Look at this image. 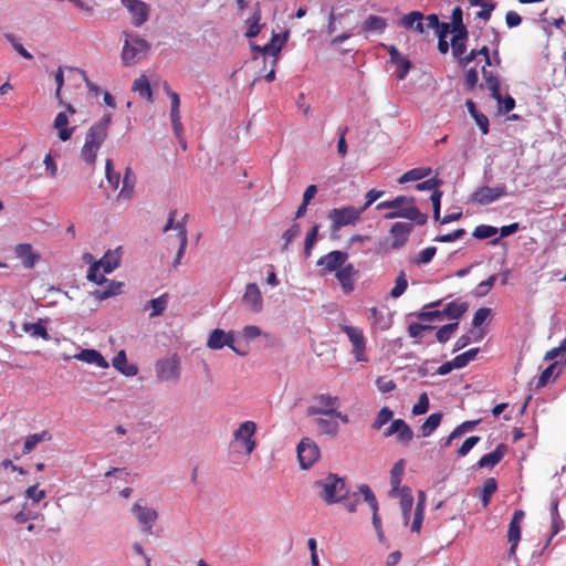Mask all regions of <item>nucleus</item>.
<instances>
[{
	"instance_id": "1",
	"label": "nucleus",
	"mask_w": 566,
	"mask_h": 566,
	"mask_svg": "<svg viewBox=\"0 0 566 566\" xmlns=\"http://www.w3.org/2000/svg\"><path fill=\"white\" fill-rule=\"evenodd\" d=\"M112 114H105L98 122L93 124L85 135V142L81 149V158L91 167L95 168L97 153L108 136Z\"/></svg>"
},
{
	"instance_id": "2",
	"label": "nucleus",
	"mask_w": 566,
	"mask_h": 566,
	"mask_svg": "<svg viewBox=\"0 0 566 566\" xmlns=\"http://www.w3.org/2000/svg\"><path fill=\"white\" fill-rule=\"evenodd\" d=\"M314 489L317 495L328 505L345 500L348 494L344 479L332 473L315 481Z\"/></svg>"
},
{
	"instance_id": "3",
	"label": "nucleus",
	"mask_w": 566,
	"mask_h": 566,
	"mask_svg": "<svg viewBox=\"0 0 566 566\" xmlns=\"http://www.w3.org/2000/svg\"><path fill=\"white\" fill-rule=\"evenodd\" d=\"M125 36L120 59L125 66H132L147 56L150 44L138 34L125 32Z\"/></svg>"
},
{
	"instance_id": "4",
	"label": "nucleus",
	"mask_w": 566,
	"mask_h": 566,
	"mask_svg": "<svg viewBox=\"0 0 566 566\" xmlns=\"http://www.w3.org/2000/svg\"><path fill=\"white\" fill-rule=\"evenodd\" d=\"M256 423L251 420L242 422L233 432V439L230 442V449L237 453L250 455L256 448L254 439Z\"/></svg>"
},
{
	"instance_id": "5",
	"label": "nucleus",
	"mask_w": 566,
	"mask_h": 566,
	"mask_svg": "<svg viewBox=\"0 0 566 566\" xmlns=\"http://www.w3.org/2000/svg\"><path fill=\"white\" fill-rule=\"evenodd\" d=\"M397 206L392 208V211L387 212L385 219L391 220L396 218H405L418 226H422L427 222V214L422 213L417 207L415 199L406 196H398L395 198Z\"/></svg>"
},
{
	"instance_id": "6",
	"label": "nucleus",
	"mask_w": 566,
	"mask_h": 566,
	"mask_svg": "<svg viewBox=\"0 0 566 566\" xmlns=\"http://www.w3.org/2000/svg\"><path fill=\"white\" fill-rule=\"evenodd\" d=\"M156 377L159 382H177L181 375L180 359L177 354L157 360Z\"/></svg>"
},
{
	"instance_id": "7",
	"label": "nucleus",
	"mask_w": 566,
	"mask_h": 566,
	"mask_svg": "<svg viewBox=\"0 0 566 566\" xmlns=\"http://www.w3.org/2000/svg\"><path fill=\"white\" fill-rule=\"evenodd\" d=\"M364 211L361 208L347 206L343 208H334L328 212V218L332 221V230L338 231L340 228L355 224Z\"/></svg>"
},
{
	"instance_id": "8",
	"label": "nucleus",
	"mask_w": 566,
	"mask_h": 566,
	"mask_svg": "<svg viewBox=\"0 0 566 566\" xmlns=\"http://www.w3.org/2000/svg\"><path fill=\"white\" fill-rule=\"evenodd\" d=\"M338 407V397L331 396L328 394H322L313 398V403L308 407L307 413L310 416L322 415L332 417Z\"/></svg>"
},
{
	"instance_id": "9",
	"label": "nucleus",
	"mask_w": 566,
	"mask_h": 566,
	"mask_svg": "<svg viewBox=\"0 0 566 566\" xmlns=\"http://www.w3.org/2000/svg\"><path fill=\"white\" fill-rule=\"evenodd\" d=\"M342 332H344L353 346V354L357 361H367L365 355L366 338L361 328L350 325H340Z\"/></svg>"
},
{
	"instance_id": "10",
	"label": "nucleus",
	"mask_w": 566,
	"mask_h": 566,
	"mask_svg": "<svg viewBox=\"0 0 566 566\" xmlns=\"http://www.w3.org/2000/svg\"><path fill=\"white\" fill-rule=\"evenodd\" d=\"M120 2L130 13L134 27L139 28L148 21L150 14L149 4L142 0H120Z\"/></svg>"
},
{
	"instance_id": "11",
	"label": "nucleus",
	"mask_w": 566,
	"mask_h": 566,
	"mask_svg": "<svg viewBox=\"0 0 566 566\" xmlns=\"http://www.w3.org/2000/svg\"><path fill=\"white\" fill-rule=\"evenodd\" d=\"M297 458L301 468L308 469L319 458L318 447L311 439H303L297 446Z\"/></svg>"
},
{
	"instance_id": "12",
	"label": "nucleus",
	"mask_w": 566,
	"mask_h": 566,
	"mask_svg": "<svg viewBox=\"0 0 566 566\" xmlns=\"http://www.w3.org/2000/svg\"><path fill=\"white\" fill-rule=\"evenodd\" d=\"M525 517V513L522 510H516L513 514V517L509 524L507 530V541L511 544L509 549V555L514 556L516 553V548L518 545V542L521 539V532H522V523Z\"/></svg>"
},
{
	"instance_id": "13",
	"label": "nucleus",
	"mask_w": 566,
	"mask_h": 566,
	"mask_svg": "<svg viewBox=\"0 0 566 566\" xmlns=\"http://www.w3.org/2000/svg\"><path fill=\"white\" fill-rule=\"evenodd\" d=\"M132 512L142 525L143 531L148 534L151 533L158 518L157 512L151 507L142 505L139 502L134 503Z\"/></svg>"
},
{
	"instance_id": "14",
	"label": "nucleus",
	"mask_w": 566,
	"mask_h": 566,
	"mask_svg": "<svg viewBox=\"0 0 566 566\" xmlns=\"http://www.w3.org/2000/svg\"><path fill=\"white\" fill-rule=\"evenodd\" d=\"M504 195H506V187L504 185L496 187L484 186L480 187L472 193L471 200L480 205H490Z\"/></svg>"
},
{
	"instance_id": "15",
	"label": "nucleus",
	"mask_w": 566,
	"mask_h": 566,
	"mask_svg": "<svg viewBox=\"0 0 566 566\" xmlns=\"http://www.w3.org/2000/svg\"><path fill=\"white\" fill-rule=\"evenodd\" d=\"M348 254L343 251H332L317 261V265L322 266V274H327L333 271H338L347 261Z\"/></svg>"
},
{
	"instance_id": "16",
	"label": "nucleus",
	"mask_w": 566,
	"mask_h": 566,
	"mask_svg": "<svg viewBox=\"0 0 566 566\" xmlns=\"http://www.w3.org/2000/svg\"><path fill=\"white\" fill-rule=\"evenodd\" d=\"M242 304L252 313L263 310V297L260 287L255 283H248L242 296Z\"/></svg>"
},
{
	"instance_id": "17",
	"label": "nucleus",
	"mask_w": 566,
	"mask_h": 566,
	"mask_svg": "<svg viewBox=\"0 0 566 566\" xmlns=\"http://www.w3.org/2000/svg\"><path fill=\"white\" fill-rule=\"evenodd\" d=\"M358 491L364 496L365 501L368 503L369 507L373 511V525L376 530L379 541H382L385 538V536H384V532L381 528V521L378 515L377 499H376L375 494L373 493V491L370 490V488L366 484L360 485Z\"/></svg>"
},
{
	"instance_id": "18",
	"label": "nucleus",
	"mask_w": 566,
	"mask_h": 566,
	"mask_svg": "<svg viewBox=\"0 0 566 566\" xmlns=\"http://www.w3.org/2000/svg\"><path fill=\"white\" fill-rule=\"evenodd\" d=\"M233 343H234V337H233L232 333H226L224 331L217 328L211 332V334L208 338V342H207V346L211 349H221L224 346H229L231 349H233L238 354L244 355V353H240L234 347Z\"/></svg>"
},
{
	"instance_id": "19",
	"label": "nucleus",
	"mask_w": 566,
	"mask_h": 566,
	"mask_svg": "<svg viewBox=\"0 0 566 566\" xmlns=\"http://www.w3.org/2000/svg\"><path fill=\"white\" fill-rule=\"evenodd\" d=\"M413 227L407 222H396L390 228V233L394 237L391 249L398 250L406 244L408 237L411 233Z\"/></svg>"
},
{
	"instance_id": "20",
	"label": "nucleus",
	"mask_w": 566,
	"mask_h": 566,
	"mask_svg": "<svg viewBox=\"0 0 566 566\" xmlns=\"http://www.w3.org/2000/svg\"><path fill=\"white\" fill-rule=\"evenodd\" d=\"M336 277L339 281L345 293L354 291V283L357 277V271L352 263L343 265L337 272Z\"/></svg>"
},
{
	"instance_id": "21",
	"label": "nucleus",
	"mask_w": 566,
	"mask_h": 566,
	"mask_svg": "<svg viewBox=\"0 0 566 566\" xmlns=\"http://www.w3.org/2000/svg\"><path fill=\"white\" fill-rule=\"evenodd\" d=\"M287 39V33H284L282 39L280 34H273L271 41L263 48L254 45L253 49L274 57L273 63L277 62V55L282 50L283 44Z\"/></svg>"
},
{
	"instance_id": "22",
	"label": "nucleus",
	"mask_w": 566,
	"mask_h": 566,
	"mask_svg": "<svg viewBox=\"0 0 566 566\" xmlns=\"http://www.w3.org/2000/svg\"><path fill=\"white\" fill-rule=\"evenodd\" d=\"M507 452V446L504 443H500L494 451L484 454L481 457V459L478 461L479 468H493L497 463L501 462V460L504 458V455Z\"/></svg>"
},
{
	"instance_id": "23",
	"label": "nucleus",
	"mask_w": 566,
	"mask_h": 566,
	"mask_svg": "<svg viewBox=\"0 0 566 566\" xmlns=\"http://www.w3.org/2000/svg\"><path fill=\"white\" fill-rule=\"evenodd\" d=\"M389 494L392 497H399L405 523H408L413 505V496L411 494V490L409 488H402L398 492H389Z\"/></svg>"
},
{
	"instance_id": "24",
	"label": "nucleus",
	"mask_w": 566,
	"mask_h": 566,
	"mask_svg": "<svg viewBox=\"0 0 566 566\" xmlns=\"http://www.w3.org/2000/svg\"><path fill=\"white\" fill-rule=\"evenodd\" d=\"M390 61L398 66L396 75L398 80H403L411 67L410 61L403 56L395 46L389 49Z\"/></svg>"
},
{
	"instance_id": "25",
	"label": "nucleus",
	"mask_w": 566,
	"mask_h": 566,
	"mask_svg": "<svg viewBox=\"0 0 566 566\" xmlns=\"http://www.w3.org/2000/svg\"><path fill=\"white\" fill-rule=\"evenodd\" d=\"M74 358L87 364H94L101 368H107L109 365L107 360L95 349H82Z\"/></svg>"
},
{
	"instance_id": "26",
	"label": "nucleus",
	"mask_w": 566,
	"mask_h": 566,
	"mask_svg": "<svg viewBox=\"0 0 566 566\" xmlns=\"http://www.w3.org/2000/svg\"><path fill=\"white\" fill-rule=\"evenodd\" d=\"M424 15L420 11H411L410 13L403 15L400 20V25L405 29H415L418 33L424 32Z\"/></svg>"
},
{
	"instance_id": "27",
	"label": "nucleus",
	"mask_w": 566,
	"mask_h": 566,
	"mask_svg": "<svg viewBox=\"0 0 566 566\" xmlns=\"http://www.w3.org/2000/svg\"><path fill=\"white\" fill-rule=\"evenodd\" d=\"M113 366L125 376H135L138 373L136 365L128 364L125 350H119L113 358Z\"/></svg>"
},
{
	"instance_id": "28",
	"label": "nucleus",
	"mask_w": 566,
	"mask_h": 566,
	"mask_svg": "<svg viewBox=\"0 0 566 566\" xmlns=\"http://www.w3.org/2000/svg\"><path fill=\"white\" fill-rule=\"evenodd\" d=\"M468 38L469 31L452 32L451 49L452 55L455 59L461 57L465 53Z\"/></svg>"
},
{
	"instance_id": "29",
	"label": "nucleus",
	"mask_w": 566,
	"mask_h": 566,
	"mask_svg": "<svg viewBox=\"0 0 566 566\" xmlns=\"http://www.w3.org/2000/svg\"><path fill=\"white\" fill-rule=\"evenodd\" d=\"M136 185V176L130 167L125 169L123 187L118 193V199L129 200L133 197Z\"/></svg>"
},
{
	"instance_id": "30",
	"label": "nucleus",
	"mask_w": 566,
	"mask_h": 566,
	"mask_svg": "<svg viewBox=\"0 0 566 566\" xmlns=\"http://www.w3.org/2000/svg\"><path fill=\"white\" fill-rule=\"evenodd\" d=\"M469 308V304L467 302H461L459 300L448 303L441 313L444 318L449 319H458L460 318Z\"/></svg>"
},
{
	"instance_id": "31",
	"label": "nucleus",
	"mask_w": 566,
	"mask_h": 566,
	"mask_svg": "<svg viewBox=\"0 0 566 566\" xmlns=\"http://www.w3.org/2000/svg\"><path fill=\"white\" fill-rule=\"evenodd\" d=\"M562 368L563 365H560L558 361L552 363L542 371V374L536 379L534 385L535 389L545 387L552 379H554L562 371Z\"/></svg>"
},
{
	"instance_id": "32",
	"label": "nucleus",
	"mask_w": 566,
	"mask_h": 566,
	"mask_svg": "<svg viewBox=\"0 0 566 566\" xmlns=\"http://www.w3.org/2000/svg\"><path fill=\"white\" fill-rule=\"evenodd\" d=\"M69 125V117L66 115V113L64 112H60L55 119H54V128H56L59 130V138L62 140V142H66L69 140L73 133H74V127H67Z\"/></svg>"
},
{
	"instance_id": "33",
	"label": "nucleus",
	"mask_w": 566,
	"mask_h": 566,
	"mask_svg": "<svg viewBox=\"0 0 566 566\" xmlns=\"http://www.w3.org/2000/svg\"><path fill=\"white\" fill-rule=\"evenodd\" d=\"M120 254L118 249L114 251H107L104 256L97 262L103 269L104 273H111L119 266Z\"/></svg>"
},
{
	"instance_id": "34",
	"label": "nucleus",
	"mask_w": 566,
	"mask_h": 566,
	"mask_svg": "<svg viewBox=\"0 0 566 566\" xmlns=\"http://www.w3.org/2000/svg\"><path fill=\"white\" fill-rule=\"evenodd\" d=\"M132 90L137 92L139 96L147 102H153V91L146 75L137 77L133 83Z\"/></svg>"
},
{
	"instance_id": "35",
	"label": "nucleus",
	"mask_w": 566,
	"mask_h": 566,
	"mask_svg": "<svg viewBox=\"0 0 566 566\" xmlns=\"http://www.w3.org/2000/svg\"><path fill=\"white\" fill-rule=\"evenodd\" d=\"M15 254L19 259L22 260V263L25 268H32L38 259V256L33 253L31 244L21 243L15 248Z\"/></svg>"
},
{
	"instance_id": "36",
	"label": "nucleus",
	"mask_w": 566,
	"mask_h": 566,
	"mask_svg": "<svg viewBox=\"0 0 566 566\" xmlns=\"http://www.w3.org/2000/svg\"><path fill=\"white\" fill-rule=\"evenodd\" d=\"M405 465H406V462L403 459H400L399 461H397L394 464V467L390 471V484H391L390 492H398L399 490L402 489V488H400V483L402 480V475L405 473Z\"/></svg>"
},
{
	"instance_id": "37",
	"label": "nucleus",
	"mask_w": 566,
	"mask_h": 566,
	"mask_svg": "<svg viewBox=\"0 0 566 566\" xmlns=\"http://www.w3.org/2000/svg\"><path fill=\"white\" fill-rule=\"evenodd\" d=\"M107 285L101 290H96L94 292V295L97 300L99 301H103V300H106L108 297H112V296H115V295H118L122 293V287H123V283L122 282H116V281H111V282H106Z\"/></svg>"
},
{
	"instance_id": "38",
	"label": "nucleus",
	"mask_w": 566,
	"mask_h": 566,
	"mask_svg": "<svg viewBox=\"0 0 566 566\" xmlns=\"http://www.w3.org/2000/svg\"><path fill=\"white\" fill-rule=\"evenodd\" d=\"M432 172L431 168L429 167H418V168H413L411 170H408L407 172H405L399 179H398V182L399 184H406V182H409V181H417V180H421L428 176H430Z\"/></svg>"
},
{
	"instance_id": "39",
	"label": "nucleus",
	"mask_w": 566,
	"mask_h": 566,
	"mask_svg": "<svg viewBox=\"0 0 566 566\" xmlns=\"http://www.w3.org/2000/svg\"><path fill=\"white\" fill-rule=\"evenodd\" d=\"M335 418H317L316 424L319 429V432L326 436L335 437L338 433L339 426Z\"/></svg>"
},
{
	"instance_id": "40",
	"label": "nucleus",
	"mask_w": 566,
	"mask_h": 566,
	"mask_svg": "<svg viewBox=\"0 0 566 566\" xmlns=\"http://www.w3.org/2000/svg\"><path fill=\"white\" fill-rule=\"evenodd\" d=\"M483 77L485 80V86L491 92V96L501 102V92H500V81L499 78L492 74V72H488L485 67L482 69Z\"/></svg>"
},
{
	"instance_id": "41",
	"label": "nucleus",
	"mask_w": 566,
	"mask_h": 566,
	"mask_svg": "<svg viewBox=\"0 0 566 566\" xmlns=\"http://www.w3.org/2000/svg\"><path fill=\"white\" fill-rule=\"evenodd\" d=\"M176 228L178 229L179 249L177 251V255H176V259L172 264L174 268H177L180 264V260L186 252V248H187V243H188L187 229H186L185 223H178L176 226Z\"/></svg>"
},
{
	"instance_id": "42",
	"label": "nucleus",
	"mask_w": 566,
	"mask_h": 566,
	"mask_svg": "<svg viewBox=\"0 0 566 566\" xmlns=\"http://www.w3.org/2000/svg\"><path fill=\"white\" fill-rule=\"evenodd\" d=\"M22 329L33 337H41L45 340L50 339V335L42 321H39L38 323H24L22 325Z\"/></svg>"
},
{
	"instance_id": "43",
	"label": "nucleus",
	"mask_w": 566,
	"mask_h": 566,
	"mask_svg": "<svg viewBox=\"0 0 566 566\" xmlns=\"http://www.w3.org/2000/svg\"><path fill=\"white\" fill-rule=\"evenodd\" d=\"M168 305V294H163L157 298H153L145 305V310L151 308L150 317H156L161 315Z\"/></svg>"
},
{
	"instance_id": "44",
	"label": "nucleus",
	"mask_w": 566,
	"mask_h": 566,
	"mask_svg": "<svg viewBox=\"0 0 566 566\" xmlns=\"http://www.w3.org/2000/svg\"><path fill=\"white\" fill-rule=\"evenodd\" d=\"M51 436L48 431H42L40 433L30 434L27 437L23 446V454L30 453L40 442L50 440Z\"/></svg>"
},
{
	"instance_id": "45",
	"label": "nucleus",
	"mask_w": 566,
	"mask_h": 566,
	"mask_svg": "<svg viewBox=\"0 0 566 566\" xmlns=\"http://www.w3.org/2000/svg\"><path fill=\"white\" fill-rule=\"evenodd\" d=\"M441 420V412L431 413L420 428L421 434L423 437H429L440 426Z\"/></svg>"
},
{
	"instance_id": "46",
	"label": "nucleus",
	"mask_w": 566,
	"mask_h": 566,
	"mask_svg": "<svg viewBox=\"0 0 566 566\" xmlns=\"http://www.w3.org/2000/svg\"><path fill=\"white\" fill-rule=\"evenodd\" d=\"M261 11L256 9L254 13L247 20L248 30L245 36L249 39L255 38L261 31Z\"/></svg>"
},
{
	"instance_id": "47",
	"label": "nucleus",
	"mask_w": 566,
	"mask_h": 566,
	"mask_svg": "<svg viewBox=\"0 0 566 566\" xmlns=\"http://www.w3.org/2000/svg\"><path fill=\"white\" fill-rule=\"evenodd\" d=\"M497 489V483L495 479L489 478L484 481L481 494V501L484 507L490 504L492 495L495 493Z\"/></svg>"
},
{
	"instance_id": "48",
	"label": "nucleus",
	"mask_w": 566,
	"mask_h": 566,
	"mask_svg": "<svg viewBox=\"0 0 566 566\" xmlns=\"http://www.w3.org/2000/svg\"><path fill=\"white\" fill-rule=\"evenodd\" d=\"M387 23L382 17L379 15H369L364 22L365 31H376L382 32L386 28Z\"/></svg>"
},
{
	"instance_id": "49",
	"label": "nucleus",
	"mask_w": 566,
	"mask_h": 566,
	"mask_svg": "<svg viewBox=\"0 0 566 566\" xmlns=\"http://www.w3.org/2000/svg\"><path fill=\"white\" fill-rule=\"evenodd\" d=\"M46 496V493L44 490L39 489V484H34L29 486L24 491V497L27 502H31V505L40 503L44 497Z\"/></svg>"
},
{
	"instance_id": "50",
	"label": "nucleus",
	"mask_w": 566,
	"mask_h": 566,
	"mask_svg": "<svg viewBox=\"0 0 566 566\" xmlns=\"http://www.w3.org/2000/svg\"><path fill=\"white\" fill-rule=\"evenodd\" d=\"M105 177L107 182L113 189H117L120 181L119 172L114 170L113 159L108 158L105 164Z\"/></svg>"
},
{
	"instance_id": "51",
	"label": "nucleus",
	"mask_w": 566,
	"mask_h": 566,
	"mask_svg": "<svg viewBox=\"0 0 566 566\" xmlns=\"http://www.w3.org/2000/svg\"><path fill=\"white\" fill-rule=\"evenodd\" d=\"M394 417L392 410H390L388 407H384L379 410L377 413L371 428L374 430H380L386 423H388Z\"/></svg>"
},
{
	"instance_id": "52",
	"label": "nucleus",
	"mask_w": 566,
	"mask_h": 566,
	"mask_svg": "<svg viewBox=\"0 0 566 566\" xmlns=\"http://www.w3.org/2000/svg\"><path fill=\"white\" fill-rule=\"evenodd\" d=\"M479 353V348H471L465 353H462L453 358V366L457 369L465 367L470 361H472Z\"/></svg>"
},
{
	"instance_id": "53",
	"label": "nucleus",
	"mask_w": 566,
	"mask_h": 566,
	"mask_svg": "<svg viewBox=\"0 0 566 566\" xmlns=\"http://www.w3.org/2000/svg\"><path fill=\"white\" fill-rule=\"evenodd\" d=\"M413 438V431L411 428L407 424V422L402 419H400L398 431H396V439L398 442L407 444L409 443Z\"/></svg>"
},
{
	"instance_id": "54",
	"label": "nucleus",
	"mask_w": 566,
	"mask_h": 566,
	"mask_svg": "<svg viewBox=\"0 0 566 566\" xmlns=\"http://www.w3.org/2000/svg\"><path fill=\"white\" fill-rule=\"evenodd\" d=\"M450 24L452 27V32L468 31L467 25L463 23V11L461 7L453 8Z\"/></svg>"
},
{
	"instance_id": "55",
	"label": "nucleus",
	"mask_w": 566,
	"mask_h": 566,
	"mask_svg": "<svg viewBox=\"0 0 566 566\" xmlns=\"http://www.w3.org/2000/svg\"><path fill=\"white\" fill-rule=\"evenodd\" d=\"M458 327H459L458 322L443 325L442 327H440L437 331V340L439 343L448 342L453 336V334L457 332Z\"/></svg>"
},
{
	"instance_id": "56",
	"label": "nucleus",
	"mask_w": 566,
	"mask_h": 566,
	"mask_svg": "<svg viewBox=\"0 0 566 566\" xmlns=\"http://www.w3.org/2000/svg\"><path fill=\"white\" fill-rule=\"evenodd\" d=\"M319 226L315 224L306 234L305 243H304V254L306 258H310L312 254V250L317 241Z\"/></svg>"
},
{
	"instance_id": "57",
	"label": "nucleus",
	"mask_w": 566,
	"mask_h": 566,
	"mask_svg": "<svg viewBox=\"0 0 566 566\" xmlns=\"http://www.w3.org/2000/svg\"><path fill=\"white\" fill-rule=\"evenodd\" d=\"M407 287H408V281L406 279L405 272L402 271V272H400V274L397 276V279L395 281V286L392 287V290L390 292V296L394 298L400 297L405 293Z\"/></svg>"
},
{
	"instance_id": "58",
	"label": "nucleus",
	"mask_w": 566,
	"mask_h": 566,
	"mask_svg": "<svg viewBox=\"0 0 566 566\" xmlns=\"http://www.w3.org/2000/svg\"><path fill=\"white\" fill-rule=\"evenodd\" d=\"M497 228L486 224L478 226L473 231V237L480 240L492 238L497 233Z\"/></svg>"
},
{
	"instance_id": "59",
	"label": "nucleus",
	"mask_w": 566,
	"mask_h": 566,
	"mask_svg": "<svg viewBox=\"0 0 566 566\" xmlns=\"http://www.w3.org/2000/svg\"><path fill=\"white\" fill-rule=\"evenodd\" d=\"M38 513L29 510V503L25 502L21 509L15 515L14 521L19 524L25 523L30 520L36 518Z\"/></svg>"
},
{
	"instance_id": "60",
	"label": "nucleus",
	"mask_w": 566,
	"mask_h": 566,
	"mask_svg": "<svg viewBox=\"0 0 566 566\" xmlns=\"http://www.w3.org/2000/svg\"><path fill=\"white\" fill-rule=\"evenodd\" d=\"M99 269H101V266L98 265L97 262H95L94 264H92L88 268L86 277L88 281H92V282H95V283L102 285L105 282H107V280L104 277L103 274L99 273Z\"/></svg>"
},
{
	"instance_id": "61",
	"label": "nucleus",
	"mask_w": 566,
	"mask_h": 566,
	"mask_svg": "<svg viewBox=\"0 0 566 566\" xmlns=\"http://www.w3.org/2000/svg\"><path fill=\"white\" fill-rule=\"evenodd\" d=\"M495 281H496V275H491L485 281H482L481 283H479V285L476 286V290L474 291V295L478 297L485 296L490 292V290L493 287Z\"/></svg>"
},
{
	"instance_id": "62",
	"label": "nucleus",
	"mask_w": 566,
	"mask_h": 566,
	"mask_svg": "<svg viewBox=\"0 0 566 566\" xmlns=\"http://www.w3.org/2000/svg\"><path fill=\"white\" fill-rule=\"evenodd\" d=\"M164 90L167 93V95L170 98L171 102V108H170V115H177L179 113V106H180V98L179 95L176 92H172L167 83L164 85Z\"/></svg>"
},
{
	"instance_id": "63",
	"label": "nucleus",
	"mask_w": 566,
	"mask_h": 566,
	"mask_svg": "<svg viewBox=\"0 0 566 566\" xmlns=\"http://www.w3.org/2000/svg\"><path fill=\"white\" fill-rule=\"evenodd\" d=\"M480 441V437L472 436L469 437L462 446L458 449V455L459 457H465L473 448L474 446Z\"/></svg>"
},
{
	"instance_id": "64",
	"label": "nucleus",
	"mask_w": 566,
	"mask_h": 566,
	"mask_svg": "<svg viewBox=\"0 0 566 566\" xmlns=\"http://www.w3.org/2000/svg\"><path fill=\"white\" fill-rule=\"evenodd\" d=\"M429 409V398L427 394H421L418 402L412 407V413L416 416L423 415Z\"/></svg>"
}]
</instances>
